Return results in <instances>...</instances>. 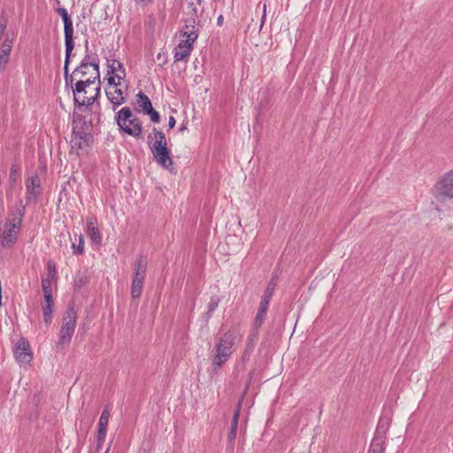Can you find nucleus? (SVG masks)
<instances>
[{
	"instance_id": "f257e3e1",
	"label": "nucleus",
	"mask_w": 453,
	"mask_h": 453,
	"mask_svg": "<svg viewBox=\"0 0 453 453\" xmlns=\"http://www.w3.org/2000/svg\"><path fill=\"white\" fill-rule=\"evenodd\" d=\"M242 334L237 327H232L222 336L219 338L215 345V354L211 358V367L213 372H218L219 369L229 359L234 351V347L237 343L241 342Z\"/></svg>"
},
{
	"instance_id": "f03ea898",
	"label": "nucleus",
	"mask_w": 453,
	"mask_h": 453,
	"mask_svg": "<svg viewBox=\"0 0 453 453\" xmlns=\"http://www.w3.org/2000/svg\"><path fill=\"white\" fill-rule=\"evenodd\" d=\"M148 144L155 161L164 168L168 169L173 165L171 151L167 148L165 134L158 128L153 127L148 135Z\"/></svg>"
},
{
	"instance_id": "7ed1b4c3",
	"label": "nucleus",
	"mask_w": 453,
	"mask_h": 453,
	"mask_svg": "<svg viewBox=\"0 0 453 453\" xmlns=\"http://www.w3.org/2000/svg\"><path fill=\"white\" fill-rule=\"evenodd\" d=\"M115 119L120 132L136 139L141 137L142 133V121L133 113L129 107L125 106L121 108Z\"/></svg>"
},
{
	"instance_id": "20e7f679",
	"label": "nucleus",
	"mask_w": 453,
	"mask_h": 453,
	"mask_svg": "<svg viewBox=\"0 0 453 453\" xmlns=\"http://www.w3.org/2000/svg\"><path fill=\"white\" fill-rule=\"evenodd\" d=\"M115 119L120 132L136 139L141 137L142 133V121L133 113L129 107L125 106L121 108Z\"/></svg>"
},
{
	"instance_id": "39448f33",
	"label": "nucleus",
	"mask_w": 453,
	"mask_h": 453,
	"mask_svg": "<svg viewBox=\"0 0 453 453\" xmlns=\"http://www.w3.org/2000/svg\"><path fill=\"white\" fill-rule=\"evenodd\" d=\"M22 203V202H20ZM24 213V206L20 204L15 212H11L8 222L4 224L1 231L2 245L4 247L12 246L18 238L20 231L22 218Z\"/></svg>"
},
{
	"instance_id": "423d86ee",
	"label": "nucleus",
	"mask_w": 453,
	"mask_h": 453,
	"mask_svg": "<svg viewBox=\"0 0 453 453\" xmlns=\"http://www.w3.org/2000/svg\"><path fill=\"white\" fill-rule=\"evenodd\" d=\"M76 319L77 313L74 310V305H69L63 318L59 331V339L56 344L58 350H62L65 345L70 343L76 327Z\"/></svg>"
},
{
	"instance_id": "0eeeda50",
	"label": "nucleus",
	"mask_w": 453,
	"mask_h": 453,
	"mask_svg": "<svg viewBox=\"0 0 453 453\" xmlns=\"http://www.w3.org/2000/svg\"><path fill=\"white\" fill-rule=\"evenodd\" d=\"M433 194L439 202L453 200V169L439 178L434 186Z\"/></svg>"
},
{
	"instance_id": "6e6552de",
	"label": "nucleus",
	"mask_w": 453,
	"mask_h": 453,
	"mask_svg": "<svg viewBox=\"0 0 453 453\" xmlns=\"http://www.w3.org/2000/svg\"><path fill=\"white\" fill-rule=\"evenodd\" d=\"M85 123L74 124L73 127V134L71 139V146L72 149H76L77 150H83L87 148L90 147L93 142V135L83 129V126Z\"/></svg>"
},
{
	"instance_id": "1a4fd4ad",
	"label": "nucleus",
	"mask_w": 453,
	"mask_h": 453,
	"mask_svg": "<svg viewBox=\"0 0 453 453\" xmlns=\"http://www.w3.org/2000/svg\"><path fill=\"white\" fill-rule=\"evenodd\" d=\"M92 67H88V69L82 68L81 70V65H78L75 70V75H78L79 80L75 82L74 87L73 88V94L78 95L80 92L84 91V87L94 86L96 83L100 82V72L98 71L97 79L92 78L91 74Z\"/></svg>"
},
{
	"instance_id": "9d476101",
	"label": "nucleus",
	"mask_w": 453,
	"mask_h": 453,
	"mask_svg": "<svg viewBox=\"0 0 453 453\" xmlns=\"http://www.w3.org/2000/svg\"><path fill=\"white\" fill-rule=\"evenodd\" d=\"M101 92V82L96 83L94 86L84 87V91L80 92L78 95L73 94V101L75 105L90 106L98 98Z\"/></svg>"
},
{
	"instance_id": "9b49d317",
	"label": "nucleus",
	"mask_w": 453,
	"mask_h": 453,
	"mask_svg": "<svg viewBox=\"0 0 453 453\" xmlns=\"http://www.w3.org/2000/svg\"><path fill=\"white\" fill-rule=\"evenodd\" d=\"M109 88H106V96L109 101L113 105V111L116 110V108L122 104L126 102L125 97L123 96V92L120 88H118V86L120 85L119 81H115V77L109 76L107 77Z\"/></svg>"
},
{
	"instance_id": "f8f14e48",
	"label": "nucleus",
	"mask_w": 453,
	"mask_h": 453,
	"mask_svg": "<svg viewBox=\"0 0 453 453\" xmlns=\"http://www.w3.org/2000/svg\"><path fill=\"white\" fill-rule=\"evenodd\" d=\"M56 12L61 16L64 22V33L65 48H74L73 27V21L67 10L64 7H58Z\"/></svg>"
},
{
	"instance_id": "ddd939ff",
	"label": "nucleus",
	"mask_w": 453,
	"mask_h": 453,
	"mask_svg": "<svg viewBox=\"0 0 453 453\" xmlns=\"http://www.w3.org/2000/svg\"><path fill=\"white\" fill-rule=\"evenodd\" d=\"M15 358L20 365L29 364L33 359V354L28 341L20 338L15 345Z\"/></svg>"
},
{
	"instance_id": "4468645a",
	"label": "nucleus",
	"mask_w": 453,
	"mask_h": 453,
	"mask_svg": "<svg viewBox=\"0 0 453 453\" xmlns=\"http://www.w3.org/2000/svg\"><path fill=\"white\" fill-rule=\"evenodd\" d=\"M109 418L110 411L106 408L103 411L98 422V430L96 435V449H99L104 444L107 433Z\"/></svg>"
},
{
	"instance_id": "2eb2a0df",
	"label": "nucleus",
	"mask_w": 453,
	"mask_h": 453,
	"mask_svg": "<svg viewBox=\"0 0 453 453\" xmlns=\"http://www.w3.org/2000/svg\"><path fill=\"white\" fill-rule=\"evenodd\" d=\"M389 427V421L388 418H381L379 421L376 432L371 445L378 444V447L385 448L386 434Z\"/></svg>"
},
{
	"instance_id": "dca6fc26",
	"label": "nucleus",
	"mask_w": 453,
	"mask_h": 453,
	"mask_svg": "<svg viewBox=\"0 0 453 453\" xmlns=\"http://www.w3.org/2000/svg\"><path fill=\"white\" fill-rule=\"evenodd\" d=\"M389 427V421L388 418H381L379 421L376 432L371 445L378 444V447L385 448L386 434Z\"/></svg>"
},
{
	"instance_id": "f3484780",
	"label": "nucleus",
	"mask_w": 453,
	"mask_h": 453,
	"mask_svg": "<svg viewBox=\"0 0 453 453\" xmlns=\"http://www.w3.org/2000/svg\"><path fill=\"white\" fill-rule=\"evenodd\" d=\"M13 45V39L9 35L0 42V70H4L9 61Z\"/></svg>"
},
{
	"instance_id": "a211bd4d",
	"label": "nucleus",
	"mask_w": 453,
	"mask_h": 453,
	"mask_svg": "<svg viewBox=\"0 0 453 453\" xmlns=\"http://www.w3.org/2000/svg\"><path fill=\"white\" fill-rule=\"evenodd\" d=\"M73 50V48H65V58L64 64V76L65 81V86H71L72 88L74 87L75 82L79 80L78 75H75V70H73L72 74H69V64Z\"/></svg>"
},
{
	"instance_id": "6ab92c4d",
	"label": "nucleus",
	"mask_w": 453,
	"mask_h": 453,
	"mask_svg": "<svg viewBox=\"0 0 453 453\" xmlns=\"http://www.w3.org/2000/svg\"><path fill=\"white\" fill-rule=\"evenodd\" d=\"M81 70L82 68L88 69V67H92L91 69V74L93 75L92 78L97 79L98 75V67H99V60L96 55L89 54L87 52V54L84 56L83 59L81 60Z\"/></svg>"
},
{
	"instance_id": "aec40b11",
	"label": "nucleus",
	"mask_w": 453,
	"mask_h": 453,
	"mask_svg": "<svg viewBox=\"0 0 453 453\" xmlns=\"http://www.w3.org/2000/svg\"><path fill=\"white\" fill-rule=\"evenodd\" d=\"M108 73L107 75L115 77L118 81L120 82L126 77V70L123 66V64L119 60L112 59L111 61L108 60Z\"/></svg>"
},
{
	"instance_id": "412c9836",
	"label": "nucleus",
	"mask_w": 453,
	"mask_h": 453,
	"mask_svg": "<svg viewBox=\"0 0 453 453\" xmlns=\"http://www.w3.org/2000/svg\"><path fill=\"white\" fill-rule=\"evenodd\" d=\"M182 35L186 37L187 42L194 43L198 36V28L196 26L195 19L186 20V24L182 28Z\"/></svg>"
},
{
	"instance_id": "4be33fe9",
	"label": "nucleus",
	"mask_w": 453,
	"mask_h": 453,
	"mask_svg": "<svg viewBox=\"0 0 453 453\" xmlns=\"http://www.w3.org/2000/svg\"><path fill=\"white\" fill-rule=\"evenodd\" d=\"M192 42L181 40L174 50V60L182 61L188 58L192 50Z\"/></svg>"
},
{
	"instance_id": "5701e85b",
	"label": "nucleus",
	"mask_w": 453,
	"mask_h": 453,
	"mask_svg": "<svg viewBox=\"0 0 453 453\" xmlns=\"http://www.w3.org/2000/svg\"><path fill=\"white\" fill-rule=\"evenodd\" d=\"M258 330L259 329L252 327V329L249 334V337H248V340L246 342V346L243 350L242 357L243 362L248 361L250 359V354L253 351L256 342L257 341V338H258Z\"/></svg>"
},
{
	"instance_id": "b1692460",
	"label": "nucleus",
	"mask_w": 453,
	"mask_h": 453,
	"mask_svg": "<svg viewBox=\"0 0 453 453\" xmlns=\"http://www.w3.org/2000/svg\"><path fill=\"white\" fill-rule=\"evenodd\" d=\"M147 258L143 255H140L135 262L134 267V279L141 280H145L146 270H147Z\"/></svg>"
},
{
	"instance_id": "393cba45",
	"label": "nucleus",
	"mask_w": 453,
	"mask_h": 453,
	"mask_svg": "<svg viewBox=\"0 0 453 453\" xmlns=\"http://www.w3.org/2000/svg\"><path fill=\"white\" fill-rule=\"evenodd\" d=\"M27 200L31 201L40 194V180L37 175L27 180Z\"/></svg>"
},
{
	"instance_id": "a878e982",
	"label": "nucleus",
	"mask_w": 453,
	"mask_h": 453,
	"mask_svg": "<svg viewBox=\"0 0 453 453\" xmlns=\"http://www.w3.org/2000/svg\"><path fill=\"white\" fill-rule=\"evenodd\" d=\"M241 409H242V402L240 401L235 406V409L234 411V416H233V418L231 421V428H230V431L228 434V440L230 442H233L235 440L236 435H237V426H238V421H239V417H240V413H241Z\"/></svg>"
},
{
	"instance_id": "bb28decb",
	"label": "nucleus",
	"mask_w": 453,
	"mask_h": 453,
	"mask_svg": "<svg viewBox=\"0 0 453 453\" xmlns=\"http://www.w3.org/2000/svg\"><path fill=\"white\" fill-rule=\"evenodd\" d=\"M268 307H269V303H266V301L265 302V301L261 300L257 315H256L254 322H253V327H255L257 329H259L261 327V326L263 325V323L265 319Z\"/></svg>"
},
{
	"instance_id": "cd10ccee",
	"label": "nucleus",
	"mask_w": 453,
	"mask_h": 453,
	"mask_svg": "<svg viewBox=\"0 0 453 453\" xmlns=\"http://www.w3.org/2000/svg\"><path fill=\"white\" fill-rule=\"evenodd\" d=\"M135 98L136 104L143 114H145L147 111L153 108L150 99L143 92H139L135 96Z\"/></svg>"
},
{
	"instance_id": "c85d7f7f",
	"label": "nucleus",
	"mask_w": 453,
	"mask_h": 453,
	"mask_svg": "<svg viewBox=\"0 0 453 453\" xmlns=\"http://www.w3.org/2000/svg\"><path fill=\"white\" fill-rule=\"evenodd\" d=\"M277 281H278V276L273 275L267 284V287H266V288L264 292L263 297H262V301H265V302L266 301V303H270V300H271V298L273 295V292L275 290V288L277 286Z\"/></svg>"
},
{
	"instance_id": "c756f323",
	"label": "nucleus",
	"mask_w": 453,
	"mask_h": 453,
	"mask_svg": "<svg viewBox=\"0 0 453 453\" xmlns=\"http://www.w3.org/2000/svg\"><path fill=\"white\" fill-rule=\"evenodd\" d=\"M144 280H136L133 278L131 286V297L132 299H138L142 296Z\"/></svg>"
},
{
	"instance_id": "7c9ffc66",
	"label": "nucleus",
	"mask_w": 453,
	"mask_h": 453,
	"mask_svg": "<svg viewBox=\"0 0 453 453\" xmlns=\"http://www.w3.org/2000/svg\"><path fill=\"white\" fill-rule=\"evenodd\" d=\"M52 312H53V299H52V297H50V300L48 302H45L44 305L42 306L43 319L47 325H50L51 323Z\"/></svg>"
},
{
	"instance_id": "2f4dec72",
	"label": "nucleus",
	"mask_w": 453,
	"mask_h": 453,
	"mask_svg": "<svg viewBox=\"0 0 453 453\" xmlns=\"http://www.w3.org/2000/svg\"><path fill=\"white\" fill-rule=\"evenodd\" d=\"M19 180V166L17 165H12L10 169L9 175V185L10 189H13Z\"/></svg>"
},
{
	"instance_id": "473e14b6",
	"label": "nucleus",
	"mask_w": 453,
	"mask_h": 453,
	"mask_svg": "<svg viewBox=\"0 0 453 453\" xmlns=\"http://www.w3.org/2000/svg\"><path fill=\"white\" fill-rule=\"evenodd\" d=\"M219 301H220V299L217 296H213L211 297L209 304H208V311H207L208 319H210L211 317V314L213 313V311L218 308Z\"/></svg>"
},
{
	"instance_id": "72a5a7b5",
	"label": "nucleus",
	"mask_w": 453,
	"mask_h": 453,
	"mask_svg": "<svg viewBox=\"0 0 453 453\" xmlns=\"http://www.w3.org/2000/svg\"><path fill=\"white\" fill-rule=\"evenodd\" d=\"M88 280L85 273H77L74 279V286L76 288H81L85 286L88 283Z\"/></svg>"
},
{
	"instance_id": "f704fd0d",
	"label": "nucleus",
	"mask_w": 453,
	"mask_h": 453,
	"mask_svg": "<svg viewBox=\"0 0 453 453\" xmlns=\"http://www.w3.org/2000/svg\"><path fill=\"white\" fill-rule=\"evenodd\" d=\"M88 234L89 235L91 241L94 243H96V244L101 243L102 236H101L100 232L97 227H96V228L91 227V229H88Z\"/></svg>"
},
{
	"instance_id": "c9c22d12",
	"label": "nucleus",
	"mask_w": 453,
	"mask_h": 453,
	"mask_svg": "<svg viewBox=\"0 0 453 453\" xmlns=\"http://www.w3.org/2000/svg\"><path fill=\"white\" fill-rule=\"evenodd\" d=\"M72 249L73 253L76 255H82L84 253V238L82 234L79 236V246H76L75 243H73Z\"/></svg>"
},
{
	"instance_id": "e433bc0d",
	"label": "nucleus",
	"mask_w": 453,
	"mask_h": 453,
	"mask_svg": "<svg viewBox=\"0 0 453 453\" xmlns=\"http://www.w3.org/2000/svg\"><path fill=\"white\" fill-rule=\"evenodd\" d=\"M146 115H149L150 118V120L154 123H159L160 122V115L159 113L154 110L153 108L150 109L149 111L145 113Z\"/></svg>"
},
{
	"instance_id": "4c0bfd02",
	"label": "nucleus",
	"mask_w": 453,
	"mask_h": 453,
	"mask_svg": "<svg viewBox=\"0 0 453 453\" xmlns=\"http://www.w3.org/2000/svg\"><path fill=\"white\" fill-rule=\"evenodd\" d=\"M6 27H7V21L4 18H2L0 19V42L3 41V36L5 33Z\"/></svg>"
},
{
	"instance_id": "58836bf2",
	"label": "nucleus",
	"mask_w": 453,
	"mask_h": 453,
	"mask_svg": "<svg viewBox=\"0 0 453 453\" xmlns=\"http://www.w3.org/2000/svg\"><path fill=\"white\" fill-rule=\"evenodd\" d=\"M96 225H97V219L96 217L90 216L87 219L88 230L91 229V227H93V228L97 227Z\"/></svg>"
},
{
	"instance_id": "ea45409f",
	"label": "nucleus",
	"mask_w": 453,
	"mask_h": 453,
	"mask_svg": "<svg viewBox=\"0 0 453 453\" xmlns=\"http://www.w3.org/2000/svg\"><path fill=\"white\" fill-rule=\"evenodd\" d=\"M42 291L44 296V301L48 302L50 300V297H52L51 287H42Z\"/></svg>"
},
{
	"instance_id": "a19ab883",
	"label": "nucleus",
	"mask_w": 453,
	"mask_h": 453,
	"mask_svg": "<svg viewBox=\"0 0 453 453\" xmlns=\"http://www.w3.org/2000/svg\"><path fill=\"white\" fill-rule=\"evenodd\" d=\"M385 448L378 447V444L371 445L368 453H384Z\"/></svg>"
},
{
	"instance_id": "79ce46f5",
	"label": "nucleus",
	"mask_w": 453,
	"mask_h": 453,
	"mask_svg": "<svg viewBox=\"0 0 453 453\" xmlns=\"http://www.w3.org/2000/svg\"><path fill=\"white\" fill-rule=\"evenodd\" d=\"M48 270H49V276H50L51 278H54L56 275V267L53 263L49 262Z\"/></svg>"
},
{
	"instance_id": "37998d69",
	"label": "nucleus",
	"mask_w": 453,
	"mask_h": 453,
	"mask_svg": "<svg viewBox=\"0 0 453 453\" xmlns=\"http://www.w3.org/2000/svg\"><path fill=\"white\" fill-rule=\"evenodd\" d=\"M50 276H48L46 278H42V287H51V283H50Z\"/></svg>"
},
{
	"instance_id": "c03bdc74",
	"label": "nucleus",
	"mask_w": 453,
	"mask_h": 453,
	"mask_svg": "<svg viewBox=\"0 0 453 453\" xmlns=\"http://www.w3.org/2000/svg\"><path fill=\"white\" fill-rule=\"evenodd\" d=\"M175 124H176V120H175L174 117L173 116H170L169 121H168L169 128L170 129L173 128Z\"/></svg>"
},
{
	"instance_id": "a18cd8bd",
	"label": "nucleus",
	"mask_w": 453,
	"mask_h": 453,
	"mask_svg": "<svg viewBox=\"0 0 453 453\" xmlns=\"http://www.w3.org/2000/svg\"><path fill=\"white\" fill-rule=\"evenodd\" d=\"M135 3L137 4H141L142 5H147L148 4H150L152 0H134Z\"/></svg>"
},
{
	"instance_id": "49530a36",
	"label": "nucleus",
	"mask_w": 453,
	"mask_h": 453,
	"mask_svg": "<svg viewBox=\"0 0 453 453\" xmlns=\"http://www.w3.org/2000/svg\"><path fill=\"white\" fill-rule=\"evenodd\" d=\"M223 20H224L223 16H222V15H219V18H218V19H217V24H218L219 26H222V24H223Z\"/></svg>"
},
{
	"instance_id": "de8ad7c7",
	"label": "nucleus",
	"mask_w": 453,
	"mask_h": 453,
	"mask_svg": "<svg viewBox=\"0 0 453 453\" xmlns=\"http://www.w3.org/2000/svg\"><path fill=\"white\" fill-rule=\"evenodd\" d=\"M85 47H86V50H88V41H86Z\"/></svg>"
},
{
	"instance_id": "09e8293b",
	"label": "nucleus",
	"mask_w": 453,
	"mask_h": 453,
	"mask_svg": "<svg viewBox=\"0 0 453 453\" xmlns=\"http://www.w3.org/2000/svg\"><path fill=\"white\" fill-rule=\"evenodd\" d=\"M109 449H110L108 448V449H107V450L105 451V453H108V452H109Z\"/></svg>"
}]
</instances>
